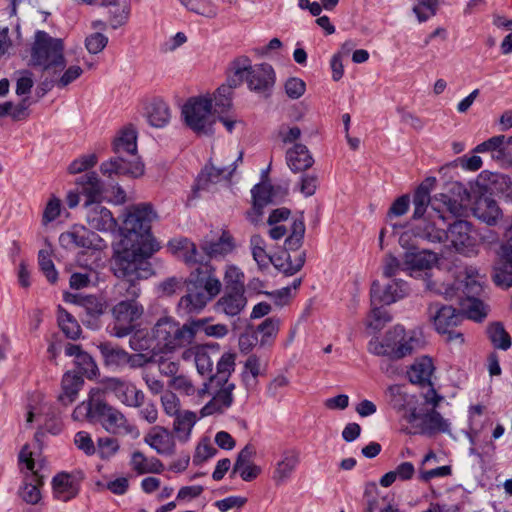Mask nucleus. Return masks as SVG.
<instances>
[{
    "instance_id": "0e129e2a",
    "label": "nucleus",
    "mask_w": 512,
    "mask_h": 512,
    "mask_svg": "<svg viewBox=\"0 0 512 512\" xmlns=\"http://www.w3.org/2000/svg\"><path fill=\"white\" fill-rule=\"evenodd\" d=\"M372 306H373V308L369 315V320H368L367 325H368V327H370L376 331H379L384 327V325L387 322H389L391 320V317L384 308L377 307V305H372Z\"/></svg>"
},
{
    "instance_id": "72a5a7b5",
    "label": "nucleus",
    "mask_w": 512,
    "mask_h": 512,
    "mask_svg": "<svg viewBox=\"0 0 512 512\" xmlns=\"http://www.w3.org/2000/svg\"><path fill=\"white\" fill-rule=\"evenodd\" d=\"M434 370L432 359L428 356H422L414 361L407 374L411 383L424 386L430 384Z\"/></svg>"
},
{
    "instance_id": "a18cd8bd",
    "label": "nucleus",
    "mask_w": 512,
    "mask_h": 512,
    "mask_svg": "<svg viewBox=\"0 0 512 512\" xmlns=\"http://www.w3.org/2000/svg\"><path fill=\"white\" fill-rule=\"evenodd\" d=\"M81 305L87 317L91 318V320H86V323L91 327H97V319L103 315L106 310L105 301L96 296H87L82 299Z\"/></svg>"
},
{
    "instance_id": "13d9d810",
    "label": "nucleus",
    "mask_w": 512,
    "mask_h": 512,
    "mask_svg": "<svg viewBox=\"0 0 512 512\" xmlns=\"http://www.w3.org/2000/svg\"><path fill=\"white\" fill-rule=\"evenodd\" d=\"M192 322H198L199 325L195 327L194 338L200 332H203L207 336L222 338L228 334V327L225 324H214L208 325L207 319L193 320Z\"/></svg>"
},
{
    "instance_id": "680f3d73",
    "label": "nucleus",
    "mask_w": 512,
    "mask_h": 512,
    "mask_svg": "<svg viewBox=\"0 0 512 512\" xmlns=\"http://www.w3.org/2000/svg\"><path fill=\"white\" fill-rule=\"evenodd\" d=\"M83 73L82 68L79 65H72L68 67L63 74L55 79L51 80V83L62 89L67 87L69 84L74 82L76 79H78Z\"/></svg>"
},
{
    "instance_id": "f3484780",
    "label": "nucleus",
    "mask_w": 512,
    "mask_h": 512,
    "mask_svg": "<svg viewBox=\"0 0 512 512\" xmlns=\"http://www.w3.org/2000/svg\"><path fill=\"white\" fill-rule=\"evenodd\" d=\"M428 314L436 330L439 333L448 335V341L452 340L453 328L464 319L463 314L452 306L440 305L438 303L429 304Z\"/></svg>"
},
{
    "instance_id": "5fc2aeb1",
    "label": "nucleus",
    "mask_w": 512,
    "mask_h": 512,
    "mask_svg": "<svg viewBox=\"0 0 512 512\" xmlns=\"http://www.w3.org/2000/svg\"><path fill=\"white\" fill-rule=\"evenodd\" d=\"M98 281V273L93 268H85L83 272H75L70 277V287L72 289H83L90 285H95Z\"/></svg>"
},
{
    "instance_id": "58836bf2",
    "label": "nucleus",
    "mask_w": 512,
    "mask_h": 512,
    "mask_svg": "<svg viewBox=\"0 0 512 512\" xmlns=\"http://www.w3.org/2000/svg\"><path fill=\"white\" fill-rule=\"evenodd\" d=\"M474 215L483 222L493 225L500 218L501 210L495 200L483 197L476 202Z\"/></svg>"
},
{
    "instance_id": "1a4fd4ad",
    "label": "nucleus",
    "mask_w": 512,
    "mask_h": 512,
    "mask_svg": "<svg viewBox=\"0 0 512 512\" xmlns=\"http://www.w3.org/2000/svg\"><path fill=\"white\" fill-rule=\"evenodd\" d=\"M245 60L244 69L240 72V85L245 80L250 91L268 96L276 81V74L273 67L268 63L252 65L247 56H238L231 62Z\"/></svg>"
},
{
    "instance_id": "a211bd4d",
    "label": "nucleus",
    "mask_w": 512,
    "mask_h": 512,
    "mask_svg": "<svg viewBox=\"0 0 512 512\" xmlns=\"http://www.w3.org/2000/svg\"><path fill=\"white\" fill-rule=\"evenodd\" d=\"M434 215L429 214L428 218L422 224L416 227V235L432 243H443L447 239V229L445 226V217L440 205L435 201L431 204Z\"/></svg>"
},
{
    "instance_id": "49530a36",
    "label": "nucleus",
    "mask_w": 512,
    "mask_h": 512,
    "mask_svg": "<svg viewBox=\"0 0 512 512\" xmlns=\"http://www.w3.org/2000/svg\"><path fill=\"white\" fill-rule=\"evenodd\" d=\"M279 327L280 319L276 317H269L261 322L255 330V333L260 335V345L265 346L271 344L277 337Z\"/></svg>"
},
{
    "instance_id": "423d86ee",
    "label": "nucleus",
    "mask_w": 512,
    "mask_h": 512,
    "mask_svg": "<svg viewBox=\"0 0 512 512\" xmlns=\"http://www.w3.org/2000/svg\"><path fill=\"white\" fill-rule=\"evenodd\" d=\"M30 62L44 71L59 74L66 65L63 41L43 30H37L30 49Z\"/></svg>"
},
{
    "instance_id": "7c9ffc66",
    "label": "nucleus",
    "mask_w": 512,
    "mask_h": 512,
    "mask_svg": "<svg viewBox=\"0 0 512 512\" xmlns=\"http://www.w3.org/2000/svg\"><path fill=\"white\" fill-rule=\"evenodd\" d=\"M246 305L247 298L245 292L224 291L216 303V309L227 316L233 317L239 315Z\"/></svg>"
},
{
    "instance_id": "c9c22d12",
    "label": "nucleus",
    "mask_w": 512,
    "mask_h": 512,
    "mask_svg": "<svg viewBox=\"0 0 512 512\" xmlns=\"http://www.w3.org/2000/svg\"><path fill=\"white\" fill-rule=\"evenodd\" d=\"M303 162H290L289 167L292 171L298 172L302 171V175L300 177V191L305 196H312L318 185V175L314 170H310L311 163Z\"/></svg>"
},
{
    "instance_id": "412c9836",
    "label": "nucleus",
    "mask_w": 512,
    "mask_h": 512,
    "mask_svg": "<svg viewBox=\"0 0 512 512\" xmlns=\"http://www.w3.org/2000/svg\"><path fill=\"white\" fill-rule=\"evenodd\" d=\"M411 425L415 428L414 434L433 436L438 433L450 432L449 421L443 418L435 409H431L426 413L419 412V418H417L416 423Z\"/></svg>"
},
{
    "instance_id": "6e6d98bb",
    "label": "nucleus",
    "mask_w": 512,
    "mask_h": 512,
    "mask_svg": "<svg viewBox=\"0 0 512 512\" xmlns=\"http://www.w3.org/2000/svg\"><path fill=\"white\" fill-rule=\"evenodd\" d=\"M413 12L420 23L433 17L438 8L439 0H415Z\"/></svg>"
},
{
    "instance_id": "f8f14e48",
    "label": "nucleus",
    "mask_w": 512,
    "mask_h": 512,
    "mask_svg": "<svg viewBox=\"0 0 512 512\" xmlns=\"http://www.w3.org/2000/svg\"><path fill=\"white\" fill-rule=\"evenodd\" d=\"M98 349L101 353L105 366L112 369H123L125 367L137 369L145 366L151 361V357H148L145 354H130L123 348L110 342L100 343L98 345Z\"/></svg>"
},
{
    "instance_id": "39448f33",
    "label": "nucleus",
    "mask_w": 512,
    "mask_h": 512,
    "mask_svg": "<svg viewBox=\"0 0 512 512\" xmlns=\"http://www.w3.org/2000/svg\"><path fill=\"white\" fill-rule=\"evenodd\" d=\"M198 325V322H187L180 325L172 317H161L151 330L152 339L155 342L153 349L168 353L190 345L194 340L193 329Z\"/></svg>"
},
{
    "instance_id": "ea45409f",
    "label": "nucleus",
    "mask_w": 512,
    "mask_h": 512,
    "mask_svg": "<svg viewBox=\"0 0 512 512\" xmlns=\"http://www.w3.org/2000/svg\"><path fill=\"white\" fill-rule=\"evenodd\" d=\"M99 402H102L101 390L99 388L91 389L88 401H83L74 409L72 413L73 419L83 421L85 419L97 418L95 407Z\"/></svg>"
},
{
    "instance_id": "774afa93",
    "label": "nucleus",
    "mask_w": 512,
    "mask_h": 512,
    "mask_svg": "<svg viewBox=\"0 0 512 512\" xmlns=\"http://www.w3.org/2000/svg\"><path fill=\"white\" fill-rule=\"evenodd\" d=\"M496 285L509 288L512 286V265L505 262L500 266L495 267V273L493 276Z\"/></svg>"
},
{
    "instance_id": "9b49d317",
    "label": "nucleus",
    "mask_w": 512,
    "mask_h": 512,
    "mask_svg": "<svg viewBox=\"0 0 512 512\" xmlns=\"http://www.w3.org/2000/svg\"><path fill=\"white\" fill-rule=\"evenodd\" d=\"M446 242H450L451 246L460 254L473 256L478 253L482 238L471 223L465 220H456L447 228Z\"/></svg>"
},
{
    "instance_id": "864d4df0",
    "label": "nucleus",
    "mask_w": 512,
    "mask_h": 512,
    "mask_svg": "<svg viewBox=\"0 0 512 512\" xmlns=\"http://www.w3.org/2000/svg\"><path fill=\"white\" fill-rule=\"evenodd\" d=\"M90 235L93 236L92 233L82 227L80 229L62 233L59 239L63 245L74 244L77 247L88 248L92 245Z\"/></svg>"
},
{
    "instance_id": "2f4dec72",
    "label": "nucleus",
    "mask_w": 512,
    "mask_h": 512,
    "mask_svg": "<svg viewBox=\"0 0 512 512\" xmlns=\"http://www.w3.org/2000/svg\"><path fill=\"white\" fill-rule=\"evenodd\" d=\"M255 451L252 446L246 445L238 454L235 461L232 474L238 473L244 481H252L259 473L260 468L251 464V459Z\"/></svg>"
},
{
    "instance_id": "8fccbe9b",
    "label": "nucleus",
    "mask_w": 512,
    "mask_h": 512,
    "mask_svg": "<svg viewBox=\"0 0 512 512\" xmlns=\"http://www.w3.org/2000/svg\"><path fill=\"white\" fill-rule=\"evenodd\" d=\"M244 273L235 265H227L224 274V291L245 292Z\"/></svg>"
},
{
    "instance_id": "c03bdc74",
    "label": "nucleus",
    "mask_w": 512,
    "mask_h": 512,
    "mask_svg": "<svg viewBox=\"0 0 512 512\" xmlns=\"http://www.w3.org/2000/svg\"><path fill=\"white\" fill-rule=\"evenodd\" d=\"M119 281L114 285V293L122 300H134L141 295L140 280L130 278H118Z\"/></svg>"
},
{
    "instance_id": "e433bc0d",
    "label": "nucleus",
    "mask_w": 512,
    "mask_h": 512,
    "mask_svg": "<svg viewBox=\"0 0 512 512\" xmlns=\"http://www.w3.org/2000/svg\"><path fill=\"white\" fill-rule=\"evenodd\" d=\"M173 417V433L179 441H187L190 437L194 425L197 422L196 413L189 410H184Z\"/></svg>"
},
{
    "instance_id": "393cba45",
    "label": "nucleus",
    "mask_w": 512,
    "mask_h": 512,
    "mask_svg": "<svg viewBox=\"0 0 512 512\" xmlns=\"http://www.w3.org/2000/svg\"><path fill=\"white\" fill-rule=\"evenodd\" d=\"M52 487L54 497L67 502L77 496L80 489V479L74 474L61 472L53 477Z\"/></svg>"
},
{
    "instance_id": "5701e85b",
    "label": "nucleus",
    "mask_w": 512,
    "mask_h": 512,
    "mask_svg": "<svg viewBox=\"0 0 512 512\" xmlns=\"http://www.w3.org/2000/svg\"><path fill=\"white\" fill-rule=\"evenodd\" d=\"M300 463V453L296 449H288L282 452L281 458L276 462L272 479L276 485L286 483Z\"/></svg>"
},
{
    "instance_id": "b1692460",
    "label": "nucleus",
    "mask_w": 512,
    "mask_h": 512,
    "mask_svg": "<svg viewBox=\"0 0 512 512\" xmlns=\"http://www.w3.org/2000/svg\"><path fill=\"white\" fill-rule=\"evenodd\" d=\"M144 442L160 455H172L175 452L173 434L165 427L154 426L145 435Z\"/></svg>"
},
{
    "instance_id": "de8ad7c7",
    "label": "nucleus",
    "mask_w": 512,
    "mask_h": 512,
    "mask_svg": "<svg viewBox=\"0 0 512 512\" xmlns=\"http://www.w3.org/2000/svg\"><path fill=\"white\" fill-rule=\"evenodd\" d=\"M487 334L495 348L506 351L511 347V337L500 322L490 324L487 328Z\"/></svg>"
},
{
    "instance_id": "4c0bfd02",
    "label": "nucleus",
    "mask_w": 512,
    "mask_h": 512,
    "mask_svg": "<svg viewBox=\"0 0 512 512\" xmlns=\"http://www.w3.org/2000/svg\"><path fill=\"white\" fill-rule=\"evenodd\" d=\"M83 383L84 381L81 376L71 372L65 373L62 379V393L59 395V401L64 405L74 402Z\"/></svg>"
},
{
    "instance_id": "052dcab7",
    "label": "nucleus",
    "mask_w": 512,
    "mask_h": 512,
    "mask_svg": "<svg viewBox=\"0 0 512 512\" xmlns=\"http://www.w3.org/2000/svg\"><path fill=\"white\" fill-rule=\"evenodd\" d=\"M160 402L164 413L170 417L182 412L180 399L172 391H165L160 397Z\"/></svg>"
},
{
    "instance_id": "f257e3e1",
    "label": "nucleus",
    "mask_w": 512,
    "mask_h": 512,
    "mask_svg": "<svg viewBox=\"0 0 512 512\" xmlns=\"http://www.w3.org/2000/svg\"><path fill=\"white\" fill-rule=\"evenodd\" d=\"M171 245L179 251L187 264H199L189 276L187 294L178 302V311L181 315L199 313L220 293L222 284L214 269L210 265L203 264L202 257L198 258L197 247L193 242L182 238L171 242Z\"/></svg>"
},
{
    "instance_id": "ddd939ff",
    "label": "nucleus",
    "mask_w": 512,
    "mask_h": 512,
    "mask_svg": "<svg viewBox=\"0 0 512 512\" xmlns=\"http://www.w3.org/2000/svg\"><path fill=\"white\" fill-rule=\"evenodd\" d=\"M96 415L103 428L112 434L130 435L137 438L140 435L138 428L131 424L125 415L117 408L103 401L96 404Z\"/></svg>"
},
{
    "instance_id": "3c124183",
    "label": "nucleus",
    "mask_w": 512,
    "mask_h": 512,
    "mask_svg": "<svg viewBox=\"0 0 512 512\" xmlns=\"http://www.w3.org/2000/svg\"><path fill=\"white\" fill-rule=\"evenodd\" d=\"M42 481L36 473H33L31 480L24 483L20 489L19 495L23 501L28 504L35 505L41 500L40 486Z\"/></svg>"
},
{
    "instance_id": "4be33fe9",
    "label": "nucleus",
    "mask_w": 512,
    "mask_h": 512,
    "mask_svg": "<svg viewBox=\"0 0 512 512\" xmlns=\"http://www.w3.org/2000/svg\"><path fill=\"white\" fill-rule=\"evenodd\" d=\"M235 162L225 166L224 162H209L201 170L196 180V188L206 189L209 184L227 180L235 171Z\"/></svg>"
},
{
    "instance_id": "dca6fc26",
    "label": "nucleus",
    "mask_w": 512,
    "mask_h": 512,
    "mask_svg": "<svg viewBox=\"0 0 512 512\" xmlns=\"http://www.w3.org/2000/svg\"><path fill=\"white\" fill-rule=\"evenodd\" d=\"M389 404L408 424H414L419 418L417 398L415 395L406 393L400 385H391L386 390Z\"/></svg>"
},
{
    "instance_id": "0eeeda50",
    "label": "nucleus",
    "mask_w": 512,
    "mask_h": 512,
    "mask_svg": "<svg viewBox=\"0 0 512 512\" xmlns=\"http://www.w3.org/2000/svg\"><path fill=\"white\" fill-rule=\"evenodd\" d=\"M155 218L156 213L149 203L128 207L121 227V240H129L130 244L158 245L150 233L151 223Z\"/></svg>"
},
{
    "instance_id": "aec40b11",
    "label": "nucleus",
    "mask_w": 512,
    "mask_h": 512,
    "mask_svg": "<svg viewBox=\"0 0 512 512\" xmlns=\"http://www.w3.org/2000/svg\"><path fill=\"white\" fill-rule=\"evenodd\" d=\"M407 292V285L401 280L392 281L383 288L380 286L378 281H374L370 290L371 304L389 305L402 299Z\"/></svg>"
},
{
    "instance_id": "c756f323",
    "label": "nucleus",
    "mask_w": 512,
    "mask_h": 512,
    "mask_svg": "<svg viewBox=\"0 0 512 512\" xmlns=\"http://www.w3.org/2000/svg\"><path fill=\"white\" fill-rule=\"evenodd\" d=\"M113 150L117 154L114 160H124V156L135 155L137 151V133L133 127L121 130L113 142Z\"/></svg>"
},
{
    "instance_id": "4d7b16f0",
    "label": "nucleus",
    "mask_w": 512,
    "mask_h": 512,
    "mask_svg": "<svg viewBox=\"0 0 512 512\" xmlns=\"http://www.w3.org/2000/svg\"><path fill=\"white\" fill-rule=\"evenodd\" d=\"M250 247L253 259L260 268L267 267L270 261L265 251V241L260 235H253L250 239Z\"/></svg>"
},
{
    "instance_id": "bf43d9fd",
    "label": "nucleus",
    "mask_w": 512,
    "mask_h": 512,
    "mask_svg": "<svg viewBox=\"0 0 512 512\" xmlns=\"http://www.w3.org/2000/svg\"><path fill=\"white\" fill-rule=\"evenodd\" d=\"M305 233V225L302 219H296L291 226V234L285 240V247L288 250L296 251L302 245Z\"/></svg>"
},
{
    "instance_id": "4468645a",
    "label": "nucleus",
    "mask_w": 512,
    "mask_h": 512,
    "mask_svg": "<svg viewBox=\"0 0 512 512\" xmlns=\"http://www.w3.org/2000/svg\"><path fill=\"white\" fill-rule=\"evenodd\" d=\"M101 395L113 394L122 404L139 408L144 404L145 394L133 383L120 377H107L100 382Z\"/></svg>"
},
{
    "instance_id": "e2e57ef3",
    "label": "nucleus",
    "mask_w": 512,
    "mask_h": 512,
    "mask_svg": "<svg viewBox=\"0 0 512 512\" xmlns=\"http://www.w3.org/2000/svg\"><path fill=\"white\" fill-rule=\"evenodd\" d=\"M468 303L466 305L467 318L474 321H482L487 316V307L477 297L467 298Z\"/></svg>"
},
{
    "instance_id": "2eb2a0df",
    "label": "nucleus",
    "mask_w": 512,
    "mask_h": 512,
    "mask_svg": "<svg viewBox=\"0 0 512 512\" xmlns=\"http://www.w3.org/2000/svg\"><path fill=\"white\" fill-rule=\"evenodd\" d=\"M244 62L245 60L230 62L226 82L214 93L215 114H224L232 108L233 90L240 86V72L244 69Z\"/></svg>"
},
{
    "instance_id": "338daca9",
    "label": "nucleus",
    "mask_w": 512,
    "mask_h": 512,
    "mask_svg": "<svg viewBox=\"0 0 512 512\" xmlns=\"http://www.w3.org/2000/svg\"><path fill=\"white\" fill-rule=\"evenodd\" d=\"M169 386L186 396H191L196 393V388L191 379L185 375H177L172 377L169 381Z\"/></svg>"
},
{
    "instance_id": "09e8293b",
    "label": "nucleus",
    "mask_w": 512,
    "mask_h": 512,
    "mask_svg": "<svg viewBox=\"0 0 512 512\" xmlns=\"http://www.w3.org/2000/svg\"><path fill=\"white\" fill-rule=\"evenodd\" d=\"M58 324L66 337L78 339L81 334V327L76 319L62 307L58 308Z\"/></svg>"
},
{
    "instance_id": "7ed1b4c3",
    "label": "nucleus",
    "mask_w": 512,
    "mask_h": 512,
    "mask_svg": "<svg viewBox=\"0 0 512 512\" xmlns=\"http://www.w3.org/2000/svg\"><path fill=\"white\" fill-rule=\"evenodd\" d=\"M82 187V194L86 197L84 208L86 220L91 229L101 232H112L117 226V221L111 211L101 205L103 185L98 177L88 173L77 180Z\"/></svg>"
},
{
    "instance_id": "f704fd0d",
    "label": "nucleus",
    "mask_w": 512,
    "mask_h": 512,
    "mask_svg": "<svg viewBox=\"0 0 512 512\" xmlns=\"http://www.w3.org/2000/svg\"><path fill=\"white\" fill-rule=\"evenodd\" d=\"M435 182V178H427L416 189L413 196L414 219H419L424 215L429 203L432 204V202L435 201L437 204L438 199L436 197L433 200L430 198V192L433 189Z\"/></svg>"
},
{
    "instance_id": "6e6552de",
    "label": "nucleus",
    "mask_w": 512,
    "mask_h": 512,
    "mask_svg": "<svg viewBox=\"0 0 512 512\" xmlns=\"http://www.w3.org/2000/svg\"><path fill=\"white\" fill-rule=\"evenodd\" d=\"M213 98L209 95H200L189 98L182 107V117L185 124L194 132L208 134L217 121L213 112Z\"/></svg>"
},
{
    "instance_id": "a19ab883",
    "label": "nucleus",
    "mask_w": 512,
    "mask_h": 512,
    "mask_svg": "<svg viewBox=\"0 0 512 512\" xmlns=\"http://www.w3.org/2000/svg\"><path fill=\"white\" fill-rule=\"evenodd\" d=\"M171 118L168 105L162 100L153 101L147 108L148 123L155 128L165 127Z\"/></svg>"
},
{
    "instance_id": "79ce46f5",
    "label": "nucleus",
    "mask_w": 512,
    "mask_h": 512,
    "mask_svg": "<svg viewBox=\"0 0 512 512\" xmlns=\"http://www.w3.org/2000/svg\"><path fill=\"white\" fill-rule=\"evenodd\" d=\"M236 355L234 353L226 352L217 362L216 373L210 375V384L219 382H231L229 380L230 375L235 369Z\"/></svg>"
},
{
    "instance_id": "37998d69",
    "label": "nucleus",
    "mask_w": 512,
    "mask_h": 512,
    "mask_svg": "<svg viewBox=\"0 0 512 512\" xmlns=\"http://www.w3.org/2000/svg\"><path fill=\"white\" fill-rule=\"evenodd\" d=\"M191 355H194L195 366L200 375L208 377L213 375V360L206 349L196 347L194 350L189 349L183 352L184 359H188Z\"/></svg>"
},
{
    "instance_id": "473e14b6",
    "label": "nucleus",
    "mask_w": 512,
    "mask_h": 512,
    "mask_svg": "<svg viewBox=\"0 0 512 512\" xmlns=\"http://www.w3.org/2000/svg\"><path fill=\"white\" fill-rule=\"evenodd\" d=\"M144 307L138 301L121 300L112 308V315L116 322L131 323L141 318Z\"/></svg>"
},
{
    "instance_id": "6ab92c4d",
    "label": "nucleus",
    "mask_w": 512,
    "mask_h": 512,
    "mask_svg": "<svg viewBox=\"0 0 512 512\" xmlns=\"http://www.w3.org/2000/svg\"><path fill=\"white\" fill-rule=\"evenodd\" d=\"M211 386L214 387V395L211 400L202 407L200 411L202 417L210 416L215 413H223L231 407L234 400L233 391L235 384L233 382H219Z\"/></svg>"
},
{
    "instance_id": "c85d7f7f",
    "label": "nucleus",
    "mask_w": 512,
    "mask_h": 512,
    "mask_svg": "<svg viewBox=\"0 0 512 512\" xmlns=\"http://www.w3.org/2000/svg\"><path fill=\"white\" fill-rule=\"evenodd\" d=\"M101 171L108 177L137 178L144 174L145 168L143 162H103Z\"/></svg>"
},
{
    "instance_id": "20e7f679",
    "label": "nucleus",
    "mask_w": 512,
    "mask_h": 512,
    "mask_svg": "<svg viewBox=\"0 0 512 512\" xmlns=\"http://www.w3.org/2000/svg\"><path fill=\"white\" fill-rule=\"evenodd\" d=\"M421 346L422 339L416 332H406L403 326L396 325L382 338H372L367 348L373 355L399 360L413 354Z\"/></svg>"
},
{
    "instance_id": "a878e982",
    "label": "nucleus",
    "mask_w": 512,
    "mask_h": 512,
    "mask_svg": "<svg viewBox=\"0 0 512 512\" xmlns=\"http://www.w3.org/2000/svg\"><path fill=\"white\" fill-rule=\"evenodd\" d=\"M235 248L234 238L232 235L224 230L221 233V236L217 241H205L201 245V249L203 250L205 255H202L201 252H198V258L202 257L204 259L203 264H207V259L224 257L227 254L231 253Z\"/></svg>"
},
{
    "instance_id": "cd10ccee",
    "label": "nucleus",
    "mask_w": 512,
    "mask_h": 512,
    "mask_svg": "<svg viewBox=\"0 0 512 512\" xmlns=\"http://www.w3.org/2000/svg\"><path fill=\"white\" fill-rule=\"evenodd\" d=\"M474 153L498 152L497 160H510L512 157V136L506 138L504 135H497L478 144Z\"/></svg>"
},
{
    "instance_id": "603ef678",
    "label": "nucleus",
    "mask_w": 512,
    "mask_h": 512,
    "mask_svg": "<svg viewBox=\"0 0 512 512\" xmlns=\"http://www.w3.org/2000/svg\"><path fill=\"white\" fill-rule=\"evenodd\" d=\"M484 276L472 267L466 269V278L464 284V293L467 298L478 297L483 292Z\"/></svg>"
},
{
    "instance_id": "f03ea898",
    "label": "nucleus",
    "mask_w": 512,
    "mask_h": 512,
    "mask_svg": "<svg viewBox=\"0 0 512 512\" xmlns=\"http://www.w3.org/2000/svg\"><path fill=\"white\" fill-rule=\"evenodd\" d=\"M159 250V245L130 244L129 240L120 241L111 261V270L117 278L145 280L154 273L149 258Z\"/></svg>"
},
{
    "instance_id": "9d476101",
    "label": "nucleus",
    "mask_w": 512,
    "mask_h": 512,
    "mask_svg": "<svg viewBox=\"0 0 512 512\" xmlns=\"http://www.w3.org/2000/svg\"><path fill=\"white\" fill-rule=\"evenodd\" d=\"M437 261L436 254L426 250L420 252H406L403 258V271H409L410 275L414 273H424V284L427 291L435 294L444 295L446 298H450L454 294V290L451 287H446L443 284H437L429 276L427 271Z\"/></svg>"
},
{
    "instance_id": "bb28decb",
    "label": "nucleus",
    "mask_w": 512,
    "mask_h": 512,
    "mask_svg": "<svg viewBox=\"0 0 512 512\" xmlns=\"http://www.w3.org/2000/svg\"><path fill=\"white\" fill-rule=\"evenodd\" d=\"M65 355L74 357V364L82 375L90 379L97 375L98 367L95 361L79 345L68 343L65 346Z\"/></svg>"
},
{
    "instance_id": "69168bd1",
    "label": "nucleus",
    "mask_w": 512,
    "mask_h": 512,
    "mask_svg": "<svg viewBox=\"0 0 512 512\" xmlns=\"http://www.w3.org/2000/svg\"><path fill=\"white\" fill-rule=\"evenodd\" d=\"M39 266L45 274L49 282L55 283L58 278V273L55 269L54 263L47 251L41 250L38 255Z\"/></svg>"
}]
</instances>
